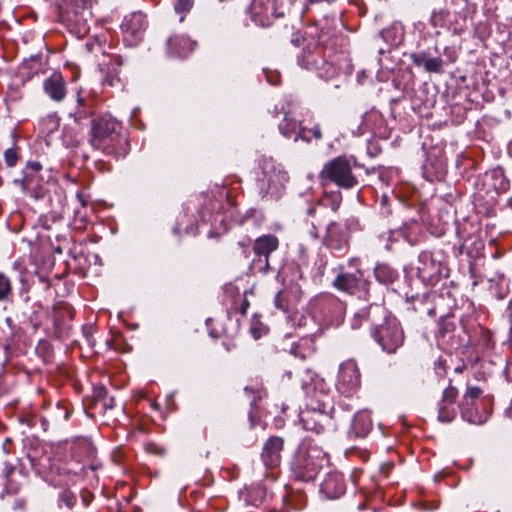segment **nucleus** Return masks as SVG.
<instances>
[{"label": "nucleus", "mask_w": 512, "mask_h": 512, "mask_svg": "<svg viewBox=\"0 0 512 512\" xmlns=\"http://www.w3.org/2000/svg\"><path fill=\"white\" fill-rule=\"evenodd\" d=\"M119 128V123L111 115H99L91 121L89 143L106 154L119 156L127 145V139Z\"/></svg>", "instance_id": "nucleus-1"}, {"label": "nucleus", "mask_w": 512, "mask_h": 512, "mask_svg": "<svg viewBox=\"0 0 512 512\" xmlns=\"http://www.w3.org/2000/svg\"><path fill=\"white\" fill-rule=\"evenodd\" d=\"M319 176L322 185L332 182L343 189H353L359 185L352 162L345 156L335 157L325 163Z\"/></svg>", "instance_id": "nucleus-2"}, {"label": "nucleus", "mask_w": 512, "mask_h": 512, "mask_svg": "<svg viewBox=\"0 0 512 512\" xmlns=\"http://www.w3.org/2000/svg\"><path fill=\"white\" fill-rule=\"evenodd\" d=\"M260 174L257 177V187L262 197L277 194L289 180V176L271 157L259 159Z\"/></svg>", "instance_id": "nucleus-3"}, {"label": "nucleus", "mask_w": 512, "mask_h": 512, "mask_svg": "<svg viewBox=\"0 0 512 512\" xmlns=\"http://www.w3.org/2000/svg\"><path fill=\"white\" fill-rule=\"evenodd\" d=\"M371 336L375 342L388 354L396 353V351L404 343V332L399 321L386 313V319L379 326L371 330Z\"/></svg>", "instance_id": "nucleus-4"}, {"label": "nucleus", "mask_w": 512, "mask_h": 512, "mask_svg": "<svg viewBox=\"0 0 512 512\" xmlns=\"http://www.w3.org/2000/svg\"><path fill=\"white\" fill-rule=\"evenodd\" d=\"M415 268L417 277L427 286H434L442 277L448 276V270L440 252L422 251Z\"/></svg>", "instance_id": "nucleus-5"}, {"label": "nucleus", "mask_w": 512, "mask_h": 512, "mask_svg": "<svg viewBox=\"0 0 512 512\" xmlns=\"http://www.w3.org/2000/svg\"><path fill=\"white\" fill-rule=\"evenodd\" d=\"M311 310L327 325L338 326L343 322L346 305L332 294H323L313 299Z\"/></svg>", "instance_id": "nucleus-6"}, {"label": "nucleus", "mask_w": 512, "mask_h": 512, "mask_svg": "<svg viewBox=\"0 0 512 512\" xmlns=\"http://www.w3.org/2000/svg\"><path fill=\"white\" fill-rule=\"evenodd\" d=\"M43 166L38 161H29L22 170L20 178H14L13 184L21 187L23 192L31 194L35 198H42L45 194V181L41 175Z\"/></svg>", "instance_id": "nucleus-7"}, {"label": "nucleus", "mask_w": 512, "mask_h": 512, "mask_svg": "<svg viewBox=\"0 0 512 512\" xmlns=\"http://www.w3.org/2000/svg\"><path fill=\"white\" fill-rule=\"evenodd\" d=\"M350 244V232L347 226L336 221H330L326 225L325 234L322 236V245L332 253L342 256L348 252Z\"/></svg>", "instance_id": "nucleus-8"}, {"label": "nucleus", "mask_w": 512, "mask_h": 512, "mask_svg": "<svg viewBox=\"0 0 512 512\" xmlns=\"http://www.w3.org/2000/svg\"><path fill=\"white\" fill-rule=\"evenodd\" d=\"M85 4V0H72L66 10L60 13L62 22L78 35H84L89 31L87 22L91 12Z\"/></svg>", "instance_id": "nucleus-9"}, {"label": "nucleus", "mask_w": 512, "mask_h": 512, "mask_svg": "<svg viewBox=\"0 0 512 512\" xmlns=\"http://www.w3.org/2000/svg\"><path fill=\"white\" fill-rule=\"evenodd\" d=\"M28 298H26V302L24 304L23 309L15 311V317L19 320V325H15L11 317H6L5 323L7 324L10 332L5 338V345L10 346L15 343L16 338L20 330L21 326H31L33 331H37V329L41 326V321L39 319L38 310L30 307L27 303Z\"/></svg>", "instance_id": "nucleus-10"}, {"label": "nucleus", "mask_w": 512, "mask_h": 512, "mask_svg": "<svg viewBox=\"0 0 512 512\" xmlns=\"http://www.w3.org/2000/svg\"><path fill=\"white\" fill-rule=\"evenodd\" d=\"M388 311L379 304H370L358 309L350 320V326L353 330L363 327H369L370 331L386 319Z\"/></svg>", "instance_id": "nucleus-11"}, {"label": "nucleus", "mask_w": 512, "mask_h": 512, "mask_svg": "<svg viewBox=\"0 0 512 512\" xmlns=\"http://www.w3.org/2000/svg\"><path fill=\"white\" fill-rule=\"evenodd\" d=\"M360 385L361 375L357 363L352 359L343 362L338 372L337 390L345 396H351Z\"/></svg>", "instance_id": "nucleus-12"}, {"label": "nucleus", "mask_w": 512, "mask_h": 512, "mask_svg": "<svg viewBox=\"0 0 512 512\" xmlns=\"http://www.w3.org/2000/svg\"><path fill=\"white\" fill-rule=\"evenodd\" d=\"M147 28L146 16L142 12H133L126 15L121 24L123 39L127 46L138 45Z\"/></svg>", "instance_id": "nucleus-13"}, {"label": "nucleus", "mask_w": 512, "mask_h": 512, "mask_svg": "<svg viewBox=\"0 0 512 512\" xmlns=\"http://www.w3.org/2000/svg\"><path fill=\"white\" fill-rule=\"evenodd\" d=\"M339 270V274L332 283L337 290L351 295L357 292H368L370 282L364 278V273L361 269H357V272H344L343 266L340 265Z\"/></svg>", "instance_id": "nucleus-14"}, {"label": "nucleus", "mask_w": 512, "mask_h": 512, "mask_svg": "<svg viewBox=\"0 0 512 512\" xmlns=\"http://www.w3.org/2000/svg\"><path fill=\"white\" fill-rule=\"evenodd\" d=\"M304 46L299 54L297 61L299 66L307 70L319 71L326 64L323 57V50L318 40L313 37H303Z\"/></svg>", "instance_id": "nucleus-15"}, {"label": "nucleus", "mask_w": 512, "mask_h": 512, "mask_svg": "<svg viewBox=\"0 0 512 512\" xmlns=\"http://www.w3.org/2000/svg\"><path fill=\"white\" fill-rule=\"evenodd\" d=\"M251 20L260 27H268L272 24L273 19L282 16L277 13L275 0H252L247 8Z\"/></svg>", "instance_id": "nucleus-16"}, {"label": "nucleus", "mask_w": 512, "mask_h": 512, "mask_svg": "<svg viewBox=\"0 0 512 512\" xmlns=\"http://www.w3.org/2000/svg\"><path fill=\"white\" fill-rule=\"evenodd\" d=\"M278 130L283 137L293 139L294 142L298 140L311 142V137L307 135L308 128L302 126V123L297 121L289 111H284V117L278 124Z\"/></svg>", "instance_id": "nucleus-17"}, {"label": "nucleus", "mask_w": 512, "mask_h": 512, "mask_svg": "<svg viewBox=\"0 0 512 512\" xmlns=\"http://www.w3.org/2000/svg\"><path fill=\"white\" fill-rule=\"evenodd\" d=\"M445 3L454 8L455 23L451 24L453 31L462 32L467 19L476 13L477 4L473 0H445Z\"/></svg>", "instance_id": "nucleus-18"}, {"label": "nucleus", "mask_w": 512, "mask_h": 512, "mask_svg": "<svg viewBox=\"0 0 512 512\" xmlns=\"http://www.w3.org/2000/svg\"><path fill=\"white\" fill-rule=\"evenodd\" d=\"M291 469L297 479L308 482L314 480L322 468L302 452L297 451L291 463Z\"/></svg>", "instance_id": "nucleus-19"}, {"label": "nucleus", "mask_w": 512, "mask_h": 512, "mask_svg": "<svg viewBox=\"0 0 512 512\" xmlns=\"http://www.w3.org/2000/svg\"><path fill=\"white\" fill-rule=\"evenodd\" d=\"M284 450V439L279 436H270L263 444L261 460L266 468H275L281 463V454Z\"/></svg>", "instance_id": "nucleus-20"}, {"label": "nucleus", "mask_w": 512, "mask_h": 512, "mask_svg": "<svg viewBox=\"0 0 512 512\" xmlns=\"http://www.w3.org/2000/svg\"><path fill=\"white\" fill-rule=\"evenodd\" d=\"M279 246L278 238L274 235H263L258 237L253 246L256 258L254 262L263 264L261 267L265 272L269 269V256Z\"/></svg>", "instance_id": "nucleus-21"}, {"label": "nucleus", "mask_w": 512, "mask_h": 512, "mask_svg": "<svg viewBox=\"0 0 512 512\" xmlns=\"http://www.w3.org/2000/svg\"><path fill=\"white\" fill-rule=\"evenodd\" d=\"M458 397V390L449 384L443 391L442 397L437 404L438 407V421L442 423H450L456 417V409L454 403Z\"/></svg>", "instance_id": "nucleus-22"}, {"label": "nucleus", "mask_w": 512, "mask_h": 512, "mask_svg": "<svg viewBox=\"0 0 512 512\" xmlns=\"http://www.w3.org/2000/svg\"><path fill=\"white\" fill-rule=\"evenodd\" d=\"M300 421L305 430L321 434L330 422V416L321 410L306 409L301 411Z\"/></svg>", "instance_id": "nucleus-23"}, {"label": "nucleus", "mask_w": 512, "mask_h": 512, "mask_svg": "<svg viewBox=\"0 0 512 512\" xmlns=\"http://www.w3.org/2000/svg\"><path fill=\"white\" fill-rule=\"evenodd\" d=\"M45 94L54 102H62L67 94V84L60 72H53L43 81Z\"/></svg>", "instance_id": "nucleus-24"}, {"label": "nucleus", "mask_w": 512, "mask_h": 512, "mask_svg": "<svg viewBox=\"0 0 512 512\" xmlns=\"http://www.w3.org/2000/svg\"><path fill=\"white\" fill-rule=\"evenodd\" d=\"M343 476L338 472H329L320 484V493L327 499H337L345 493Z\"/></svg>", "instance_id": "nucleus-25"}, {"label": "nucleus", "mask_w": 512, "mask_h": 512, "mask_svg": "<svg viewBox=\"0 0 512 512\" xmlns=\"http://www.w3.org/2000/svg\"><path fill=\"white\" fill-rule=\"evenodd\" d=\"M418 228L417 222L411 221L404 223L398 229L390 230L387 235L385 248L391 250L392 244L399 241L400 238L404 239L410 245H415L417 243L416 230Z\"/></svg>", "instance_id": "nucleus-26"}, {"label": "nucleus", "mask_w": 512, "mask_h": 512, "mask_svg": "<svg viewBox=\"0 0 512 512\" xmlns=\"http://www.w3.org/2000/svg\"><path fill=\"white\" fill-rule=\"evenodd\" d=\"M409 58L415 66H423L426 72L436 74L443 72L444 60L440 56L432 57L429 51L413 52Z\"/></svg>", "instance_id": "nucleus-27"}, {"label": "nucleus", "mask_w": 512, "mask_h": 512, "mask_svg": "<svg viewBox=\"0 0 512 512\" xmlns=\"http://www.w3.org/2000/svg\"><path fill=\"white\" fill-rule=\"evenodd\" d=\"M372 429V420L368 411H358L352 420L348 437L350 439H363Z\"/></svg>", "instance_id": "nucleus-28"}, {"label": "nucleus", "mask_w": 512, "mask_h": 512, "mask_svg": "<svg viewBox=\"0 0 512 512\" xmlns=\"http://www.w3.org/2000/svg\"><path fill=\"white\" fill-rule=\"evenodd\" d=\"M196 43L185 35H174L167 40V51L175 57H187L194 50Z\"/></svg>", "instance_id": "nucleus-29"}, {"label": "nucleus", "mask_w": 512, "mask_h": 512, "mask_svg": "<svg viewBox=\"0 0 512 512\" xmlns=\"http://www.w3.org/2000/svg\"><path fill=\"white\" fill-rule=\"evenodd\" d=\"M432 298H434V295L431 294L413 296L411 300L408 301L407 310L419 314L420 318L425 316L433 317L435 316V307Z\"/></svg>", "instance_id": "nucleus-30"}, {"label": "nucleus", "mask_w": 512, "mask_h": 512, "mask_svg": "<svg viewBox=\"0 0 512 512\" xmlns=\"http://www.w3.org/2000/svg\"><path fill=\"white\" fill-rule=\"evenodd\" d=\"M94 114L93 101L79 96L77 98L76 109L73 113H70V117H73L78 125L86 126L91 124V121L95 118Z\"/></svg>", "instance_id": "nucleus-31"}, {"label": "nucleus", "mask_w": 512, "mask_h": 512, "mask_svg": "<svg viewBox=\"0 0 512 512\" xmlns=\"http://www.w3.org/2000/svg\"><path fill=\"white\" fill-rule=\"evenodd\" d=\"M298 451L302 452L310 460L315 461L321 468L328 463V454L313 439L304 440L300 444Z\"/></svg>", "instance_id": "nucleus-32"}, {"label": "nucleus", "mask_w": 512, "mask_h": 512, "mask_svg": "<svg viewBox=\"0 0 512 512\" xmlns=\"http://www.w3.org/2000/svg\"><path fill=\"white\" fill-rule=\"evenodd\" d=\"M481 394L482 390L477 386L467 389L459 403L460 414L463 420H471V415L468 412L479 403L478 399Z\"/></svg>", "instance_id": "nucleus-33"}, {"label": "nucleus", "mask_w": 512, "mask_h": 512, "mask_svg": "<svg viewBox=\"0 0 512 512\" xmlns=\"http://www.w3.org/2000/svg\"><path fill=\"white\" fill-rule=\"evenodd\" d=\"M422 173L424 178L430 182L441 180L445 175L444 164L441 160L427 159L423 164Z\"/></svg>", "instance_id": "nucleus-34"}, {"label": "nucleus", "mask_w": 512, "mask_h": 512, "mask_svg": "<svg viewBox=\"0 0 512 512\" xmlns=\"http://www.w3.org/2000/svg\"><path fill=\"white\" fill-rule=\"evenodd\" d=\"M374 276L379 283L390 285L399 278V273L389 264L380 263L374 268Z\"/></svg>", "instance_id": "nucleus-35"}, {"label": "nucleus", "mask_w": 512, "mask_h": 512, "mask_svg": "<svg viewBox=\"0 0 512 512\" xmlns=\"http://www.w3.org/2000/svg\"><path fill=\"white\" fill-rule=\"evenodd\" d=\"M287 319L292 326L298 329H304V336H309L313 333L311 327L314 326L315 323L312 316L295 312L293 314H289Z\"/></svg>", "instance_id": "nucleus-36"}, {"label": "nucleus", "mask_w": 512, "mask_h": 512, "mask_svg": "<svg viewBox=\"0 0 512 512\" xmlns=\"http://www.w3.org/2000/svg\"><path fill=\"white\" fill-rule=\"evenodd\" d=\"M450 11L447 8L434 9L431 13L429 23L434 28L448 27L452 29L454 22L449 21Z\"/></svg>", "instance_id": "nucleus-37"}, {"label": "nucleus", "mask_w": 512, "mask_h": 512, "mask_svg": "<svg viewBox=\"0 0 512 512\" xmlns=\"http://www.w3.org/2000/svg\"><path fill=\"white\" fill-rule=\"evenodd\" d=\"M65 317L64 311H54L53 313V336L57 339L68 336L70 326L65 323Z\"/></svg>", "instance_id": "nucleus-38"}, {"label": "nucleus", "mask_w": 512, "mask_h": 512, "mask_svg": "<svg viewBox=\"0 0 512 512\" xmlns=\"http://www.w3.org/2000/svg\"><path fill=\"white\" fill-rule=\"evenodd\" d=\"M342 203V194L340 191L325 192L320 201L314 204L321 205L323 211L326 212V208H330L333 212H336Z\"/></svg>", "instance_id": "nucleus-39"}, {"label": "nucleus", "mask_w": 512, "mask_h": 512, "mask_svg": "<svg viewBox=\"0 0 512 512\" xmlns=\"http://www.w3.org/2000/svg\"><path fill=\"white\" fill-rule=\"evenodd\" d=\"M402 35V28L400 25L393 24L392 26L382 29L379 32V37L388 45H397Z\"/></svg>", "instance_id": "nucleus-40"}, {"label": "nucleus", "mask_w": 512, "mask_h": 512, "mask_svg": "<svg viewBox=\"0 0 512 512\" xmlns=\"http://www.w3.org/2000/svg\"><path fill=\"white\" fill-rule=\"evenodd\" d=\"M468 414L471 415V420H465L468 423L481 425L484 424L489 418V411L483 407L482 404L478 403L475 405Z\"/></svg>", "instance_id": "nucleus-41"}, {"label": "nucleus", "mask_w": 512, "mask_h": 512, "mask_svg": "<svg viewBox=\"0 0 512 512\" xmlns=\"http://www.w3.org/2000/svg\"><path fill=\"white\" fill-rule=\"evenodd\" d=\"M325 213L326 212L323 211L321 205L312 203L305 210V214L307 216L306 220H314L316 222V226L321 227L325 223Z\"/></svg>", "instance_id": "nucleus-42"}, {"label": "nucleus", "mask_w": 512, "mask_h": 512, "mask_svg": "<svg viewBox=\"0 0 512 512\" xmlns=\"http://www.w3.org/2000/svg\"><path fill=\"white\" fill-rule=\"evenodd\" d=\"M328 262H329V259L326 254H322V253L317 254V257H316V259L313 263V267H312V278L315 281L320 280L323 277L325 270L328 266Z\"/></svg>", "instance_id": "nucleus-43"}, {"label": "nucleus", "mask_w": 512, "mask_h": 512, "mask_svg": "<svg viewBox=\"0 0 512 512\" xmlns=\"http://www.w3.org/2000/svg\"><path fill=\"white\" fill-rule=\"evenodd\" d=\"M13 296V286L10 278L0 272V302H11Z\"/></svg>", "instance_id": "nucleus-44"}, {"label": "nucleus", "mask_w": 512, "mask_h": 512, "mask_svg": "<svg viewBox=\"0 0 512 512\" xmlns=\"http://www.w3.org/2000/svg\"><path fill=\"white\" fill-rule=\"evenodd\" d=\"M268 327L264 325L258 315H254L250 323V333L252 337L257 340L268 333Z\"/></svg>", "instance_id": "nucleus-45"}, {"label": "nucleus", "mask_w": 512, "mask_h": 512, "mask_svg": "<svg viewBox=\"0 0 512 512\" xmlns=\"http://www.w3.org/2000/svg\"><path fill=\"white\" fill-rule=\"evenodd\" d=\"M456 331V325L455 323L448 317L442 319L439 327V333L442 335V337H449L450 339L453 338L454 332Z\"/></svg>", "instance_id": "nucleus-46"}, {"label": "nucleus", "mask_w": 512, "mask_h": 512, "mask_svg": "<svg viewBox=\"0 0 512 512\" xmlns=\"http://www.w3.org/2000/svg\"><path fill=\"white\" fill-rule=\"evenodd\" d=\"M20 159L18 147L7 148L4 151V160L7 167H14Z\"/></svg>", "instance_id": "nucleus-47"}, {"label": "nucleus", "mask_w": 512, "mask_h": 512, "mask_svg": "<svg viewBox=\"0 0 512 512\" xmlns=\"http://www.w3.org/2000/svg\"><path fill=\"white\" fill-rule=\"evenodd\" d=\"M274 303L277 309L283 311L284 313H289V303H288V294L286 291H279L274 299Z\"/></svg>", "instance_id": "nucleus-48"}, {"label": "nucleus", "mask_w": 512, "mask_h": 512, "mask_svg": "<svg viewBox=\"0 0 512 512\" xmlns=\"http://www.w3.org/2000/svg\"><path fill=\"white\" fill-rule=\"evenodd\" d=\"M460 333H458V342L456 348H468L471 344V336L469 335L466 326L461 323L460 325Z\"/></svg>", "instance_id": "nucleus-49"}, {"label": "nucleus", "mask_w": 512, "mask_h": 512, "mask_svg": "<svg viewBox=\"0 0 512 512\" xmlns=\"http://www.w3.org/2000/svg\"><path fill=\"white\" fill-rule=\"evenodd\" d=\"M76 496L70 490L65 489L59 494V502L72 509L76 504Z\"/></svg>", "instance_id": "nucleus-50"}, {"label": "nucleus", "mask_w": 512, "mask_h": 512, "mask_svg": "<svg viewBox=\"0 0 512 512\" xmlns=\"http://www.w3.org/2000/svg\"><path fill=\"white\" fill-rule=\"evenodd\" d=\"M392 200L393 199L385 193L381 195V197L379 199V210L383 216H389L392 213V210H391V201Z\"/></svg>", "instance_id": "nucleus-51"}, {"label": "nucleus", "mask_w": 512, "mask_h": 512, "mask_svg": "<svg viewBox=\"0 0 512 512\" xmlns=\"http://www.w3.org/2000/svg\"><path fill=\"white\" fill-rule=\"evenodd\" d=\"M305 223H306V231H307V234L315 241H318V240H321L322 241V237L319 233V227L316 226V222L314 220H305Z\"/></svg>", "instance_id": "nucleus-52"}, {"label": "nucleus", "mask_w": 512, "mask_h": 512, "mask_svg": "<svg viewBox=\"0 0 512 512\" xmlns=\"http://www.w3.org/2000/svg\"><path fill=\"white\" fill-rule=\"evenodd\" d=\"M109 395L107 388L104 385H96L93 388V398L96 403H101Z\"/></svg>", "instance_id": "nucleus-53"}, {"label": "nucleus", "mask_w": 512, "mask_h": 512, "mask_svg": "<svg viewBox=\"0 0 512 512\" xmlns=\"http://www.w3.org/2000/svg\"><path fill=\"white\" fill-rule=\"evenodd\" d=\"M193 6L192 0H175L174 9L178 14L187 13Z\"/></svg>", "instance_id": "nucleus-54"}, {"label": "nucleus", "mask_w": 512, "mask_h": 512, "mask_svg": "<svg viewBox=\"0 0 512 512\" xmlns=\"http://www.w3.org/2000/svg\"><path fill=\"white\" fill-rule=\"evenodd\" d=\"M447 371V364L446 360L443 358H439L437 361L434 362V372L439 378H443Z\"/></svg>", "instance_id": "nucleus-55"}, {"label": "nucleus", "mask_w": 512, "mask_h": 512, "mask_svg": "<svg viewBox=\"0 0 512 512\" xmlns=\"http://www.w3.org/2000/svg\"><path fill=\"white\" fill-rule=\"evenodd\" d=\"M20 422L29 428H34L38 424V416L33 414H26L20 417Z\"/></svg>", "instance_id": "nucleus-56"}, {"label": "nucleus", "mask_w": 512, "mask_h": 512, "mask_svg": "<svg viewBox=\"0 0 512 512\" xmlns=\"http://www.w3.org/2000/svg\"><path fill=\"white\" fill-rule=\"evenodd\" d=\"M307 135L311 137V140H320L322 138L320 126L316 124L311 129L308 128Z\"/></svg>", "instance_id": "nucleus-57"}, {"label": "nucleus", "mask_w": 512, "mask_h": 512, "mask_svg": "<svg viewBox=\"0 0 512 512\" xmlns=\"http://www.w3.org/2000/svg\"><path fill=\"white\" fill-rule=\"evenodd\" d=\"M34 64H36L37 66L41 65V59L39 56H31L28 61L23 62L22 68L33 69Z\"/></svg>", "instance_id": "nucleus-58"}, {"label": "nucleus", "mask_w": 512, "mask_h": 512, "mask_svg": "<svg viewBox=\"0 0 512 512\" xmlns=\"http://www.w3.org/2000/svg\"><path fill=\"white\" fill-rule=\"evenodd\" d=\"M443 54L451 63H454L457 59V53L455 49L452 47H445L443 50Z\"/></svg>", "instance_id": "nucleus-59"}, {"label": "nucleus", "mask_w": 512, "mask_h": 512, "mask_svg": "<svg viewBox=\"0 0 512 512\" xmlns=\"http://www.w3.org/2000/svg\"><path fill=\"white\" fill-rule=\"evenodd\" d=\"M100 404L104 410H111L115 407V398L108 395Z\"/></svg>", "instance_id": "nucleus-60"}, {"label": "nucleus", "mask_w": 512, "mask_h": 512, "mask_svg": "<svg viewBox=\"0 0 512 512\" xmlns=\"http://www.w3.org/2000/svg\"><path fill=\"white\" fill-rule=\"evenodd\" d=\"M348 267L354 269V272H357V269H360V259L357 257L350 258L348 260Z\"/></svg>", "instance_id": "nucleus-61"}, {"label": "nucleus", "mask_w": 512, "mask_h": 512, "mask_svg": "<svg viewBox=\"0 0 512 512\" xmlns=\"http://www.w3.org/2000/svg\"><path fill=\"white\" fill-rule=\"evenodd\" d=\"M338 0H307V2L309 4H322V3H325V4H328V5H332L334 3H336Z\"/></svg>", "instance_id": "nucleus-62"}, {"label": "nucleus", "mask_w": 512, "mask_h": 512, "mask_svg": "<svg viewBox=\"0 0 512 512\" xmlns=\"http://www.w3.org/2000/svg\"><path fill=\"white\" fill-rule=\"evenodd\" d=\"M249 301L247 299H244L239 307V312L242 314V315H245L246 312H247V309L249 307Z\"/></svg>", "instance_id": "nucleus-63"}, {"label": "nucleus", "mask_w": 512, "mask_h": 512, "mask_svg": "<svg viewBox=\"0 0 512 512\" xmlns=\"http://www.w3.org/2000/svg\"><path fill=\"white\" fill-rule=\"evenodd\" d=\"M38 422L41 424L43 431H46L48 429L49 423L46 418L38 416Z\"/></svg>", "instance_id": "nucleus-64"}]
</instances>
